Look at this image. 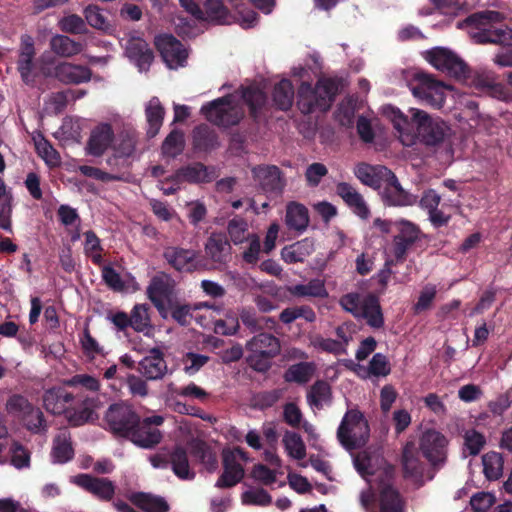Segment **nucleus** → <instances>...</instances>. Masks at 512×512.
Masks as SVG:
<instances>
[{
	"instance_id": "obj_21",
	"label": "nucleus",
	"mask_w": 512,
	"mask_h": 512,
	"mask_svg": "<svg viewBox=\"0 0 512 512\" xmlns=\"http://www.w3.org/2000/svg\"><path fill=\"white\" fill-rule=\"evenodd\" d=\"M381 188L382 200L388 205L412 206L417 202L418 197L403 189L393 172L392 177H388Z\"/></svg>"
},
{
	"instance_id": "obj_9",
	"label": "nucleus",
	"mask_w": 512,
	"mask_h": 512,
	"mask_svg": "<svg viewBox=\"0 0 512 512\" xmlns=\"http://www.w3.org/2000/svg\"><path fill=\"white\" fill-rule=\"evenodd\" d=\"M409 88L419 101L436 108L443 106L447 92L451 91L449 86L423 72L414 74Z\"/></svg>"
},
{
	"instance_id": "obj_38",
	"label": "nucleus",
	"mask_w": 512,
	"mask_h": 512,
	"mask_svg": "<svg viewBox=\"0 0 512 512\" xmlns=\"http://www.w3.org/2000/svg\"><path fill=\"white\" fill-rule=\"evenodd\" d=\"M50 49L58 56L72 57L82 52L83 45L66 35L57 34L50 39Z\"/></svg>"
},
{
	"instance_id": "obj_1",
	"label": "nucleus",
	"mask_w": 512,
	"mask_h": 512,
	"mask_svg": "<svg viewBox=\"0 0 512 512\" xmlns=\"http://www.w3.org/2000/svg\"><path fill=\"white\" fill-rule=\"evenodd\" d=\"M354 467L357 472L373 485L379 480L380 489V511L381 512H402V501L398 492L389 483L393 468L388 465L379 454H370L362 451L353 457Z\"/></svg>"
},
{
	"instance_id": "obj_35",
	"label": "nucleus",
	"mask_w": 512,
	"mask_h": 512,
	"mask_svg": "<svg viewBox=\"0 0 512 512\" xmlns=\"http://www.w3.org/2000/svg\"><path fill=\"white\" fill-rule=\"evenodd\" d=\"M145 115L148 122L147 136L154 138L158 134L165 116V109L157 97L150 99L145 109Z\"/></svg>"
},
{
	"instance_id": "obj_49",
	"label": "nucleus",
	"mask_w": 512,
	"mask_h": 512,
	"mask_svg": "<svg viewBox=\"0 0 512 512\" xmlns=\"http://www.w3.org/2000/svg\"><path fill=\"white\" fill-rule=\"evenodd\" d=\"M136 138L129 133H121L114 147V156L110 157L107 162L109 165L116 161L117 158H127L134 154L136 148Z\"/></svg>"
},
{
	"instance_id": "obj_56",
	"label": "nucleus",
	"mask_w": 512,
	"mask_h": 512,
	"mask_svg": "<svg viewBox=\"0 0 512 512\" xmlns=\"http://www.w3.org/2000/svg\"><path fill=\"white\" fill-rule=\"evenodd\" d=\"M147 304H136L131 311V328L136 332H143L150 327V317Z\"/></svg>"
},
{
	"instance_id": "obj_61",
	"label": "nucleus",
	"mask_w": 512,
	"mask_h": 512,
	"mask_svg": "<svg viewBox=\"0 0 512 512\" xmlns=\"http://www.w3.org/2000/svg\"><path fill=\"white\" fill-rule=\"evenodd\" d=\"M65 384L70 387L81 386L91 392H97L101 387L99 379L88 374H76L66 380Z\"/></svg>"
},
{
	"instance_id": "obj_59",
	"label": "nucleus",
	"mask_w": 512,
	"mask_h": 512,
	"mask_svg": "<svg viewBox=\"0 0 512 512\" xmlns=\"http://www.w3.org/2000/svg\"><path fill=\"white\" fill-rule=\"evenodd\" d=\"M228 232L235 244L244 242L252 235L248 233V223L242 218L232 219L228 225Z\"/></svg>"
},
{
	"instance_id": "obj_12",
	"label": "nucleus",
	"mask_w": 512,
	"mask_h": 512,
	"mask_svg": "<svg viewBox=\"0 0 512 512\" xmlns=\"http://www.w3.org/2000/svg\"><path fill=\"white\" fill-rule=\"evenodd\" d=\"M413 113L417 123L418 139L424 144L435 146L450 135V128L444 121L433 119L419 109H413Z\"/></svg>"
},
{
	"instance_id": "obj_48",
	"label": "nucleus",
	"mask_w": 512,
	"mask_h": 512,
	"mask_svg": "<svg viewBox=\"0 0 512 512\" xmlns=\"http://www.w3.org/2000/svg\"><path fill=\"white\" fill-rule=\"evenodd\" d=\"M224 234L222 232H213L205 244L206 255L215 263L221 266L223 264Z\"/></svg>"
},
{
	"instance_id": "obj_15",
	"label": "nucleus",
	"mask_w": 512,
	"mask_h": 512,
	"mask_svg": "<svg viewBox=\"0 0 512 512\" xmlns=\"http://www.w3.org/2000/svg\"><path fill=\"white\" fill-rule=\"evenodd\" d=\"M155 46L170 69L185 66L189 53L176 37L171 34L159 35L155 38Z\"/></svg>"
},
{
	"instance_id": "obj_24",
	"label": "nucleus",
	"mask_w": 512,
	"mask_h": 512,
	"mask_svg": "<svg viewBox=\"0 0 512 512\" xmlns=\"http://www.w3.org/2000/svg\"><path fill=\"white\" fill-rule=\"evenodd\" d=\"M138 370L147 380L162 379L168 370L163 352L159 348L151 349L139 362Z\"/></svg>"
},
{
	"instance_id": "obj_19",
	"label": "nucleus",
	"mask_w": 512,
	"mask_h": 512,
	"mask_svg": "<svg viewBox=\"0 0 512 512\" xmlns=\"http://www.w3.org/2000/svg\"><path fill=\"white\" fill-rule=\"evenodd\" d=\"M254 180L263 191L280 195L285 187V180L280 169L274 165H260L252 169Z\"/></svg>"
},
{
	"instance_id": "obj_10",
	"label": "nucleus",
	"mask_w": 512,
	"mask_h": 512,
	"mask_svg": "<svg viewBox=\"0 0 512 512\" xmlns=\"http://www.w3.org/2000/svg\"><path fill=\"white\" fill-rule=\"evenodd\" d=\"M163 258L171 268L179 273H193L205 270L207 260L200 251L180 246H169L164 249Z\"/></svg>"
},
{
	"instance_id": "obj_6",
	"label": "nucleus",
	"mask_w": 512,
	"mask_h": 512,
	"mask_svg": "<svg viewBox=\"0 0 512 512\" xmlns=\"http://www.w3.org/2000/svg\"><path fill=\"white\" fill-rule=\"evenodd\" d=\"M279 340L271 334L260 333L247 343V361L251 368L259 372L267 371L271 360L279 354Z\"/></svg>"
},
{
	"instance_id": "obj_22",
	"label": "nucleus",
	"mask_w": 512,
	"mask_h": 512,
	"mask_svg": "<svg viewBox=\"0 0 512 512\" xmlns=\"http://www.w3.org/2000/svg\"><path fill=\"white\" fill-rule=\"evenodd\" d=\"M74 483L103 501H110L115 494V485L107 478L79 474L74 478Z\"/></svg>"
},
{
	"instance_id": "obj_64",
	"label": "nucleus",
	"mask_w": 512,
	"mask_h": 512,
	"mask_svg": "<svg viewBox=\"0 0 512 512\" xmlns=\"http://www.w3.org/2000/svg\"><path fill=\"white\" fill-rule=\"evenodd\" d=\"M208 361L209 357L206 355L188 352L183 357L184 371L189 375H193L198 372Z\"/></svg>"
},
{
	"instance_id": "obj_16",
	"label": "nucleus",
	"mask_w": 512,
	"mask_h": 512,
	"mask_svg": "<svg viewBox=\"0 0 512 512\" xmlns=\"http://www.w3.org/2000/svg\"><path fill=\"white\" fill-rule=\"evenodd\" d=\"M413 109H410L411 118L409 119L395 107L388 106L385 108V114L392 122L399 140L405 146H412L418 140L417 123L414 120Z\"/></svg>"
},
{
	"instance_id": "obj_23",
	"label": "nucleus",
	"mask_w": 512,
	"mask_h": 512,
	"mask_svg": "<svg viewBox=\"0 0 512 512\" xmlns=\"http://www.w3.org/2000/svg\"><path fill=\"white\" fill-rule=\"evenodd\" d=\"M191 139L192 150L197 155L209 154L220 146L218 134L205 123L193 128Z\"/></svg>"
},
{
	"instance_id": "obj_39",
	"label": "nucleus",
	"mask_w": 512,
	"mask_h": 512,
	"mask_svg": "<svg viewBox=\"0 0 512 512\" xmlns=\"http://www.w3.org/2000/svg\"><path fill=\"white\" fill-rule=\"evenodd\" d=\"M175 178L178 181H186L189 183H201L209 181L207 168L200 162L180 167L175 172Z\"/></svg>"
},
{
	"instance_id": "obj_18",
	"label": "nucleus",
	"mask_w": 512,
	"mask_h": 512,
	"mask_svg": "<svg viewBox=\"0 0 512 512\" xmlns=\"http://www.w3.org/2000/svg\"><path fill=\"white\" fill-rule=\"evenodd\" d=\"M49 75L63 84L78 85L91 80L92 70L85 65L64 61L56 64Z\"/></svg>"
},
{
	"instance_id": "obj_26",
	"label": "nucleus",
	"mask_w": 512,
	"mask_h": 512,
	"mask_svg": "<svg viewBox=\"0 0 512 512\" xmlns=\"http://www.w3.org/2000/svg\"><path fill=\"white\" fill-rule=\"evenodd\" d=\"M114 139V132L110 124H100L96 126L90 134L87 142V153L99 157L110 147Z\"/></svg>"
},
{
	"instance_id": "obj_36",
	"label": "nucleus",
	"mask_w": 512,
	"mask_h": 512,
	"mask_svg": "<svg viewBox=\"0 0 512 512\" xmlns=\"http://www.w3.org/2000/svg\"><path fill=\"white\" fill-rule=\"evenodd\" d=\"M132 502L144 512H168L170 509L163 497L145 492L135 493Z\"/></svg>"
},
{
	"instance_id": "obj_25",
	"label": "nucleus",
	"mask_w": 512,
	"mask_h": 512,
	"mask_svg": "<svg viewBox=\"0 0 512 512\" xmlns=\"http://www.w3.org/2000/svg\"><path fill=\"white\" fill-rule=\"evenodd\" d=\"M74 402V395L63 387L50 388L43 395L45 409L54 415L66 414Z\"/></svg>"
},
{
	"instance_id": "obj_27",
	"label": "nucleus",
	"mask_w": 512,
	"mask_h": 512,
	"mask_svg": "<svg viewBox=\"0 0 512 512\" xmlns=\"http://www.w3.org/2000/svg\"><path fill=\"white\" fill-rule=\"evenodd\" d=\"M355 176L363 184L378 189L384 185L388 177H392V171L385 166H372L362 163L356 166Z\"/></svg>"
},
{
	"instance_id": "obj_44",
	"label": "nucleus",
	"mask_w": 512,
	"mask_h": 512,
	"mask_svg": "<svg viewBox=\"0 0 512 512\" xmlns=\"http://www.w3.org/2000/svg\"><path fill=\"white\" fill-rule=\"evenodd\" d=\"M402 464L405 472L411 476L418 475L423 470V463L413 442H408L402 453Z\"/></svg>"
},
{
	"instance_id": "obj_63",
	"label": "nucleus",
	"mask_w": 512,
	"mask_h": 512,
	"mask_svg": "<svg viewBox=\"0 0 512 512\" xmlns=\"http://www.w3.org/2000/svg\"><path fill=\"white\" fill-rule=\"evenodd\" d=\"M80 343L83 353L90 359H94L96 355L102 353V347L91 335L88 326H86L83 330L82 336L80 337Z\"/></svg>"
},
{
	"instance_id": "obj_3",
	"label": "nucleus",
	"mask_w": 512,
	"mask_h": 512,
	"mask_svg": "<svg viewBox=\"0 0 512 512\" xmlns=\"http://www.w3.org/2000/svg\"><path fill=\"white\" fill-rule=\"evenodd\" d=\"M339 304L346 312L357 319H364L373 328H381L384 325L379 301L372 294L348 293L340 298Z\"/></svg>"
},
{
	"instance_id": "obj_60",
	"label": "nucleus",
	"mask_w": 512,
	"mask_h": 512,
	"mask_svg": "<svg viewBox=\"0 0 512 512\" xmlns=\"http://www.w3.org/2000/svg\"><path fill=\"white\" fill-rule=\"evenodd\" d=\"M242 502L247 505L267 506L271 504L272 497L263 488H255L242 494Z\"/></svg>"
},
{
	"instance_id": "obj_7",
	"label": "nucleus",
	"mask_w": 512,
	"mask_h": 512,
	"mask_svg": "<svg viewBox=\"0 0 512 512\" xmlns=\"http://www.w3.org/2000/svg\"><path fill=\"white\" fill-rule=\"evenodd\" d=\"M139 416L131 404L120 401L109 405L104 422L106 429L114 436L128 439L132 429L139 423Z\"/></svg>"
},
{
	"instance_id": "obj_17",
	"label": "nucleus",
	"mask_w": 512,
	"mask_h": 512,
	"mask_svg": "<svg viewBox=\"0 0 512 512\" xmlns=\"http://www.w3.org/2000/svg\"><path fill=\"white\" fill-rule=\"evenodd\" d=\"M36 55L35 42L32 36L23 34L20 37L18 50L17 70L22 81L29 85L35 80L33 70L35 69L34 58Z\"/></svg>"
},
{
	"instance_id": "obj_53",
	"label": "nucleus",
	"mask_w": 512,
	"mask_h": 512,
	"mask_svg": "<svg viewBox=\"0 0 512 512\" xmlns=\"http://www.w3.org/2000/svg\"><path fill=\"white\" fill-rule=\"evenodd\" d=\"M484 474L490 480L498 479L503 472V460L499 453L489 452L482 457Z\"/></svg>"
},
{
	"instance_id": "obj_43",
	"label": "nucleus",
	"mask_w": 512,
	"mask_h": 512,
	"mask_svg": "<svg viewBox=\"0 0 512 512\" xmlns=\"http://www.w3.org/2000/svg\"><path fill=\"white\" fill-rule=\"evenodd\" d=\"M51 456L55 463L64 464L74 457V449L70 441V437L66 434H60L55 437Z\"/></svg>"
},
{
	"instance_id": "obj_62",
	"label": "nucleus",
	"mask_w": 512,
	"mask_h": 512,
	"mask_svg": "<svg viewBox=\"0 0 512 512\" xmlns=\"http://www.w3.org/2000/svg\"><path fill=\"white\" fill-rule=\"evenodd\" d=\"M22 420L26 428L33 433H39L41 430H45L44 414L39 408L33 407L31 411L22 417Z\"/></svg>"
},
{
	"instance_id": "obj_11",
	"label": "nucleus",
	"mask_w": 512,
	"mask_h": 512,
	"mask_svg": "<svg viewBox=\"0 0 512 512\" xmlns=\"http://www.w3.org/2000/svg\"><path fill=\"white\" fill-rule=\"evenodd\" d=\"M425 60L439 71L445 72L456 79L467 77V66L464 61L452 50L444 47H435L424 52Z\"/></svg>"
},
{
	"instance_id": "obj_30",
	"label": "nucleus",
	"mask_w": 512,
	"mask_h": 512,
	"mask_svg": "<svg viewBox=\"0 0 512 512\" xmlns=\"http://www.w3.org/2000/svg\"><path fill=\"white\" fill-rule=\"evenodd\" d=\"M285 224L290 230L305 231L309 225L307 208L298 202H289L286 206Z\"/></svg>"
},
{
	"instance_id": "obj_31",
	"label": "nucleus",
	"mask_w": 512,
	"mask_h": 512,
	"mask_svg": "<svg viewBox=\"0 0 512 512\" xmlns=\"http://www.w3.org/2000/svg\"><path fill=\"white\" fill-rule=\"evenodd\" d=\"M126 52L129 58L136 61L140 69L148 67L154 58L153 51L142 38H132L128 41Z\"/></svg>"
},
{
	"instance_id": "obj_34",
	"label": "nucleus",
	"mask_w": 512,
	"mask_h": 512,
	"mask_svg": "<svg viewBox=\"0 0 512 512\" xmlns=\"http://www.w3.org/2000/svg\"><path fill=\"white\" fill-rule=\"evenodd\" d=\"M356 373L362 378L385 377L390 374L391 367L387 357L382 353L373 355L367 367L358 365L355 368Z\"/></svg>"
},
{
	"instance_id": "obj_5",
	"label": "nucleus",
	"mask_w": 512,
	"mask_h": 512,
	"mask_svg": "<svg viewBox=\"0 0 512 512\" xmlns=\"http://www.w3.org/2000/svg\"><path fill=\"white\" fill-rule=\"evenodd\" d=\"M505 19V15L495 10H485L475 13L464 21L458 22L457 27L466 29L469 36L476 43H490V40L483 38H493L500 28L497 25Z\"/></svg>"
},
{
	"instance_id": "obj_51",
	"label": "nucleus",
	"mask_w": 512,
	"mask_h": 512,
	"mask_svg": "<svg viewBox=\"0 0 512 512\" xmlns=\"http://www.w3.org/2000/svg\"><path fill=\"white\" fill-rule=\"evenodd\" d=\"M283 472L278 468H270L265 464H255L251 470V477L265 486H271L277 482L278 476H282Z\"/></svg>"
},
{
	"instance_id": "obj_52",
	"label": "nucleus",
	"mask_w": 512,
	"mask_h": 512,
	"mask_svg": "<svg viewBox=\"0 0 512 512\" xmlns=\"http://www.w3.org/2000/svg\"><path fill=\"white\" fill-rule=\"evenodd\" d=\"M148 297L157 307L163 306V301L170 293L169 285L162 278L154 277L147 288Z\"/></svg>"
},
{
	"instance_id": "obj_37",
	"label": "nucleus",
	"mask_w": 512,
	"mask_h": 512,
	"mask_svg": "<svg viewBox=\"0 0 512 512\" xmlns=\"http://www.w3.org/2000/svg\"><path fill=\"white\" fill-rule=\"evenodd\" d=\"M288 292L301 298H326L328 296L325 282L321 279H311L306 284H297L290 286Z\"/></svg>"
},
{
	"instance_id": "obj_13",
	"label": "nucleus",
	"mask_w": 512,
	"mask_h": 512,
	"mask_svg": "<svg viewBox=\"0 0 512 512\" xmlns=\"http://www.w3.org/2000/svg\"><path fill=\"white\" fill-rule=\"evenodd\" d=\"M163 422V417L159 415L144 419L139 416V423L137 427L132 429L127 440L144 449L154 448L162 439V433L158 426L162 425Z\"/></svg>"
},
{
	"instance_id": "obj_4",
	"label": "nucleus",
	"mask_w": 512,
	"mask_h": 512,
	"mask_svg": "<svg viewBox=\"0 0 512 512\" xmlns=\"http://www.w3.org/2000/svg\"><path fill=\"white\" fill-rule=\"evenodd\" d=\"M370 437V428L364 415L356 409L348 410L337 429L340 444L348 451L362 448Z\"/></svg>"
},
{
	"instance_id": "obj_32",
	"label": "nucleus",
	"mask_w": 512,
	"mask_h": 512,
	"mask_svg": "<svg viewBox=\"0 0 512 512\" xmlns=\"http://www.w3.org/2000/svg\"><path fill=\"white\" fill-rule=\"evenodd\" d=\"M188 449L192 457L199 461L208 472H214L218 466L216 454L201 440L193 439L188 443Z\"/></svg>"
},
{
	"instance_id": "obj_42",
	"label": "nucleus",
	"mask_w": 512,
	"mask_h": 512,
	"mask_svg": "<svg viewBox=\"0 0 512 512\" xmlns=\"http://www.w3.org/2000/svg\"><path fill=\"white\" fill-rule=\"evenodd\" d=\"M282 444L287 456L300 461L306 457V446L299 434L286 431L282 437Z\"/></svg>"
},
{
	"instance_id": "obj_8",
	"label": "nucleus",
	"mask_w": 512,
	"mask_h": 512,
	"mask_svg": "<svg viewBox=\"0 0 512 512\" xmlns=\"http://www.w3.org/2000/svg\"><path fill=\"white\" fill-rule=\"evenodd\" d=\"M242 100L256 117L266 103V95L258 86H250L241 95L226 96V124H237L244 116Z\"/></svg>"
},
{
	"instance_id": "obj_46",
	"label": "nucleus",
	"mask_w": 512,
	"mask_h": 512,
	"mask_svg": "<svg viewBox=\"0 0 512 512\" xmlns=\"http://www.w3.org/2000/svg\"><path fill=\"white\" fill-rule=\"evenodd\" d=\"M331 399L330 386L323 381L316 382L310 389L307 400L312 408L321 409Z\"/></svg>"
},
{
	"instance_id": "obj_33",
	"label": "nucleus",
	"mask_w": 512,
	"mask_h": 512,
	"mask_svg": "<svg viewBox=\"0 0 512 512\" xmlns=\"http://www.w3.org/2000/svg\"><path fill=\"white\" fill-rule=\"evenodd\" d=\"M314 251V243L306 238L285 246L281 250V257L286 263L303 262Z\"/></svg>"
},
{
	"instance_id": "obj_58",
	"label": "nucleus",
	"mask_w": 512,
	"mask_h": 512,
	"mask_svg": "<svg viewBox=\"0 0 512 512\" xmlns=\"http://www.w3.org/2000/svg\"><path fill=\"white\" fill-rule=\"evenodd\" d=\"M203 11L205 13L203 21L224 24V4L222 0H206Z\"/></svg>"
},
{
	"instance_id": "obj_20",
	"label": "nucleus",
	"mask_w": 512,
	"mask_h": 512,
	"mask_svg": "<svg viewBox=\"0 0 512 512\" xmlns=\"http://www.w3.org/2000/svg\"><path fill=\"white\" fill-rule=\"evenodd\" d=\"M98 405L99 399L97 397H85L77 401L75 400L74 404L67 410L65 417L71 426H82L98 418L95 412Z\"/></svg>"
},
{
	"instance_id": "obj_2",
	"label": "nucleus",
	"mask_w": 512,
	"mask_h": 512,
	"mask_svg": "<svg viewBox=\"0 0 512 512\" xmlns=\"http://www.w3.org/2000/svg\"><path fill=\"white\" fill-rule=\"evenodd\" d=\"M337 91L338 84L332 79H320L315 88H312L309 83L303 82L298 90V107L305 114L315 110L326 111Z\"/></svg>"
},
{
	"instance_id": "obj_28",
	"label": "nucleus",
	"mask_w": 512,
	"mask_h": 512,
	"mask_svg": "<svg viewBox=\"0 0 512 512\" xmlns=\"http://www.w3.org/2000/svg\"><path fill=\"white\" fill-rule=\"evenodd\" d=\"M337 194L359 217L368 218L370 211L362 195L350 184L340 182L336 186Z\"/></svg>"
},
{
	"instance_id": "obj_29",
	"label": "nucleus",
	"mask_w": 512,
	"mask_h": 512,
	"mask_svg": "<svg viewBox=\"0 0 512 512\" xmlns=\"http://www.w3.org/2000/svg\"><path fill=\"white\" fill-rule=\"evenodd\" d=\"M244 452L238 448L226 450V487L240 482L244 476Z\"/></svg>"
},
{
	"instance_id": "obj_41",
	"label": "nucleus",
	"mask_w": 512,
	"mask_h": 512,
	"mask_svg": "<svg viewBox=\"0 0 512 512\" xmlns=\"http://www.w3.org/2000/svg\"><path fill=\"white\" fill-rule=\"evenodd\" d=\"M184 148V132L180 129H173L162 142L161 153L164 157L176 158L183 153Z\"/></svg>"
},
{
	"instance_id": "obj_55",
	"label": "nucleus",
	"mask_w": 512,
	"mask_h": 512,
	"mask_svg": "<svg viewBox=\"0 0 512 512\" xmlns=\"http://www.w3.org/2000/svg\"><path fill=\"white\" fill-rule=\"evenodd\" d=\"M314 372L312 363H299L292 365L285 373V379L289 382L306 383Z\"/></svg>"
},
{
	"instance_id": "obj_45",
	"label": "nucleus",
	"mask_w": 512,
	"mask_h": 512,
	"mask_svg": "<svg viewBox=\"0 0 512 512\" xmlns=\"http://www.w3.org/2000/svg\"><path fill=\"white\" fill-rule=\"evenodd\" d=\"M273 100L281 110H288L294 100V89L287 79L281 80L274 88Z\"/></svg>"
},
{
	"instance_id": "obj_50",
	"label": "nucleus",
	"mask_w": 512,
	"mask_h": 512,
	"mask_svg": "<svg viewBox=\"0 0 512 512\" xmlns=\"http://www.w3.org/2000/svg\"><path fill=\"white\" fill-rule=\"evenodd\" d=\"M201 114L218 127L224 126V96L203 105Z\"/></svg>"
},
{
	"instance_id": "obj_47",
	"label": "nucleus",
	"mask_w": 512,
	"mask_h": 512,
	"mask_svg": "<svg viewBox=\"0 0 512 512\" xmlns=\"http://www.w3.org/2000/svg\"><path fill=\"white\" fill-rule=\"evenodd\" d=\"M83 14L86 24L92 28L101 31H107L110 29L111 24L98 5L89 4L84 8Z\"/></svg>"
},
{
	"instance_id": "obj_14",
	"label": "nucleus",
	"mask_w": 512,
	"mask_h": 512,
	"mask_svg": "<svg viewBox=\"0 0 512 512\" xmlns=\"http://www.w3.org/2000/svg\"><path fill=\"white\" fill-rule=\"evenodd\" d=\"M446 437L437 430H425L419 439V449L427 461L433 465H442L447 456Z\"/></svg>"
},
{
	"instance_id": "obj_40",
	"label": "nucleus",
	"mask_w": 512,
	"mask_h": 512,
	"mask_svg": "<svg viewBox=\"0 0 512 512\" xmlns=\"http://www.w3.org/2000/svg\"><path fill=\"white\" fill-rule=\"evenodd\" d=\"M170 463L174 474L183 480H191L195 473L190 470L187 452L182 447H176L170 454Z\"/></svg>"
},
{
	"instance_id": "obj_57",
	"label": "nucleus",
	"mask_w": 512,
	"mask_h": 512,
	"mask_svg": "<svg viewBox=\"0 0 512 512\" xmlns=\"http://www.w3.org/2000/svg\"><path fill=\"white\" fill-rule=\"evenodd\" d=\"M60 29L69 34H87L88 28L85 19L80 17L77 14H70L68 16H64L59 21Z\"/></svg>"
},
{
	"instance_id": "obj_54",
	"label": "nucleus",
	"mask_w": 512,
	"mask_h": 512,
	"mask_svg": "<svg viewBox=\"0 0 512 512\" xmlns=\"http://www.w3.org/2000/svg\"><path fill=\"white\" fill-rule=\"evenodd\" d=\"M85 243H84V251L85 254L91 258V261L95 265H101L103 262V257L101 255L102 247L100 244V239L96 235V233L92 230L86 231L84 233Z\"/></svg>"
}]
</instances>
